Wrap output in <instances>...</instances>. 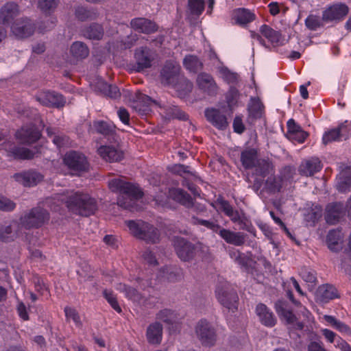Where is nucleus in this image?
Returning <instances> with one entry per match:
<instances>
[{"label":"nucleus","mask_w":351,"mask_h":351,"mask_svg":"<svg viewBox=\"0 0 351 351\" xmlns=\"http://www.w3.org/2000/svg\"><path fill=\"white\" fill-rule=\"evenodd\" d=\"M322 215V209L320 206H315L307 211L304 215V219L306 222L311 223L314 226L319 221Z\"/></svg>","instance_id":"51"},{"label":"nucleus","mask_w":351,"mask_h":351,"mask_svg":"<svg viewBox=\"0 0 351 351\" xmlns=\"http://www.w3.org/2000/svg\"><path fill=\"white\" fill-rule=\"evenodd\" d=\"M64 313L67 319L71 318L77 326L81 327L82 326L80 315L75 308L69 306H66L64 308Z\"/></svg>","instance_id":"58"},{"label":"nucleus","mask_w":351,"mask_h":351,"mask_svg":"<svg viewBox=\"0 0 351 351\" xmlns=\"http://www.w3.org/2000/svg\"><path fill=\"white\" fill-rule=\"evenodd\" d=\"M265 106L259 97H252L247 105L249 117L252 119H261L264 113Z\"/></svg>","instance_id":"33"},{"label":"nucleus","mask_w":351,"mask_h":351,"mask_svg":"<svg viewBox=\"0 0 351 351\" xmlns=\"http://www.w3.org/2000/svg\"><path fill=\"white\" fill-rule=\"evenodd\" d=\"M45 125L29 123L23 129V145L36 143L41 137V131Z\"/></svg>","instance_id":"24"},{"label":"nucleus","mask_w":351,"mask_h":351,"mask_svg":"<svg viewBox=\"0 0 351 351\" xmlns=\"http://www.w3.org/2000/svg\"><path fill=\"white\" fill-rule=\"evenodd\" d=\"M173 199L187 208L193 206V202L189 193L181 189H175L171 191Z\"/></svg>","instance_id":"38"},{"label":"nucleus","mask_w":351,"mask_h":351,"mask_svg":"<svg viewBox=\"0 0 351 351\" xmlns=\"http://www.w3.org/2000/svg\"><path fill=\"white\" fill-rule=\"evenodd\" d=\"M255 19V14L247 9L239 8L235 11L234 19L237 24L245 25L254 21Z\"/></svg>","instance_id":"41"},{"label":"nucleus","mask_w":351,"mask_h":351,"mask_svg":"<svg viewBox=\"0 0 351 351\" xmlns=\"http://www.w3.org/2000/svg\"><path fill=\"white\" fill-rule=\"evenodd\" d=\"M41 148L42 146L40 145H36L31 148L23 146V160H32L39 157L41 153Z\"/></svg>","instance_id":"54"},{"label":"nucleus","mask_w":351,"mask_h":351,"mask_svg":"<svg viewBox=\"0 0 351 351\" xmlns=\"http://www.w3.org/2000/svg\"><path fill=\"white\" fill-rule=\"evenodd\" d=\"M256 313L261 323L267 327H273L277 319L269 308L263 303H259L256 307Z\"/></svg>","instance_id":"22"},{"label":"nucleus","mask_w":351,"mask_h":351,"mask_svg":"<svg viewBox=\"0 0 351 351\" xmlns=\"http://www.w3.org/2000/svg\"><path fill=\"white\" fill-rule=\"evenodd\" d=\"M75 17L80 21H95L98 19L99 13L98 9L84 5H77L74 9Z\"/></svg>","instance_id":"23"},{"label":"nucleus","mask_w":351,"mask_h":351,"mask_svg":"<svg viewBox=\"0 0 351 351\" xmlns=\"http://www.w3.org/2000/svg\"><path fill=\"white\" fill-rule=\"evenodd\" d=\"M16 228V223L0 227V241L5 243L14 241L17 237Z\"/></svg>","instance_id":"42"},{"label":"nucleus","mask_w":351,"mask_h":351,"mask_svg":"<svg viewBox=\"0 0 351 351\" xmlns=\"http://www.w3.org/2000/svg\"><path fill=\"white\" fill-rule=\"evenodd\" d=\"M81 33L87 39L97 41L102 40L105 34L103 25L95 22L84 26L82 29Z\"/></svg>","instance_id":"21"},{"label":"nucleus","mask_w":351,"mask_h":351,"mask_svg":"<svg viewBox=\"0 0 351 351\" xmlns=\"http://www.w3.org/2000/svg\"><path fill=\"white\" fill-rule=\"evenodd\" d=\"M62 201L69 211L82 217L94 215L98 208L96 199L87 193L71 192Z\"/></svg>","instance_id":"2"},{"label":"nucleus","mask_w":351,"mask_h":351,"mask_svg":"<svg viewBox=\"0 0 351 351\" xmlns=\"http://www.w3.org/2000/svg\"><path fill=\"white\" fill-rule=\"evenodd\" d=\"M324 319L341 332H344L348 335L351 334L350 328L345 323L337 320L335 317L331 315H325Z\"/></svg>","instance_id":"47"},{"label":"nucleus","mask_w":351,"mask_h":351,"mask_svg":"<svg viewBox=\"0 0 351 351\" xmlns=\"http://www.w3.org/2000/svg\"><path fill=\"white\" fill-rule=\"evenodd\" d=\"M239 98V90L235 87L230 86L226 95V102L230 110L237 105Z\"/></svg>","instance_id":"53"},{"label":"nucleus","mask_w":351,"mask_h":351,"mask_svg":"<svg viewBox=\"0 0 351 351\" xmlns=\"http://www.w3.org/2000/svg\"><path fill=\"white\" fill-rule=\"evenodd\" d=\"M322 21V18L319 16L311 14L306 19L305 24L309 29L316 30L323 25Z\"/></svg>","instance_id":"55"},{"label":"nucleus","mask_w":351,"mask_h":351,"mask_svg":"<svg viewBox=\"0 0 351 351\" xmlns=\"http://www.w3.org/2000/svg\"><path fill=\"white\" fill-rule=\"evenodd\" d=\"M171 242L176 255L182 261L191 262L195 259L197 247L194 243L180 236L172 237Z\"/></svg>","instance_id":"7"},{"label":"nucleus","mask_w":351,"mask_h":351,"mask_svg":"<svg viewBox=\"0 0 351 351\" xmlns=\"http://www.w3.org/2000/svg\"><path fill=\"white\" fill-rule=\"evenodd\" d=\"M345 214V206L342 202H332L326 207L325 219L327 223H337Z\"/></svg>","instance_id":"16"},{"label":"nucleus","mask_w":351,"mask_h":351,"mask_svg":"<svg viewBox=\"0 0 351 351\" xmlns=\"http://www.w3.org/2000/svg\"><path fill=\"white\" fill-rule=\"evenodd\" d=\"M135 98L136 101L141 102L147 106H150L151 104H154L161 108V105L157 101L152 99L150 97L141 93L140 91H137L136 93Z\"/></svg>","instance_id":"62"},{"label":"nucleus","mask_w":351,"mask_h":351,"mask_svg":"<svg viewBox=\"0 0 351 351\" xmlns=\"http://www.w3.org/2000/svg\"><path fill=\"white\" fill-rule=\"evenodd\" d=\"M57 20L56 18H48L40 23L38 30L40 33L44 34L53 29L56 25Z\"/></svg>","instance_id":"57"},{"label":"nucleus","mask_w":351,"mask_h":351,"mask_svg":"<svg viewBox=\"0 0 351 351\" xmlns=\"http://www.w3.org/2000/svg\"><path fill=\"white\" fill-rule=\"evenodd\" d=\"M336 189L340 193H348L351 189V167H344L337 176Z\"/></svg>","instance_id":"25"},{"label":"nucleus","mask_w":351,"mask_h":351,"mask_svg":"<svg viewBox=\"0 0 351 351\" xmlns=\"http://www.w3.org/2000/svg\"><path fill=\"white\" fill-rule=\"evenodd\" d=\"M241 164L245 169H252L258 158V151L255 148H247L241 153Z\"/></svg>","instance_id":"31"},{"label":"nucleus","mask_w":351,"mask_h":351,"mask_svg":"<svg viewBox=\"0 0 351 351\" xmlns=\"http://www.w3.org/2000/svg\"><path fill=\"white\" fill-rule=\"evenodd\" d=\"M36 100L42 105L55 108H62L66 104L64 96L55 91H46L35 97Z\"/></svg>","instance_id":"10"},{"label":"nucleus","mask_w":351,"mask_h":351,"mask_svg":"<svg viewBox=\"0 0 351 351\" xmlns=\"http://www.w3.org/2000/svg\"><path fill=\"white\" fill-rule=\"evenodd\" d=\"M184 68L191 73H197L204 67L203 62L195 55H186L183 60Z\"/></svg>","instance_id":"34"},{"label":"nucleus","mask_w":351,"mask_h":351,"mask_svg":"<svg viewBox=\"0 0 351 351\" xmlns=\"http://www.w3.org/2000/svg\"><path fill=\"white\" fill-rule=\"evenodd\" d=\"M98 152L106 161L110 162H119L123 158V152L111 146H101Z\"/></svg>","instance_id":"30"},{"label":"nucleus","mask_w":351,"mask_h":351,"mask_svg":"<svg viewBox=\"0 0 351 351\" xmlns=\"http://www.w3.org/2000/svg\"><path fill=\"white\" fill-rule=\"evenodd\" d=\"M348 11L349 8L345 3H335L323 12L322 20L326 22L340 21L348 14Z\"/></svg>","instance_id":"13"},{"label":"nucleus","mask_w":351,"mask_h":351,"mask_svg":"<svg viewBox=\"0 0 351 351\" xmlns=\"http://www.w3.org/2000/svg\"><path fill=\"white\" fill-rule=\"evenodd\" d=\"M65 166L73 176H80L89 171V162L86 156L77 151L67 152L63 158Z\"/></svg>","instance_id":"5"},{"label":"nucleus","mask_w":351,"mask_h":351,"mask_svg":"<svg viewBox=\"0 0 351 351\" xmlns=\"http://www.w3.org/2000/svg\"><path fill=\"white\" fill-rule=\"evenodd\" d=\"M97 88L104 95L112 99H117L121 97L119 88L115 84H108L101 80L97 82Z\"/></svg>","instance_id":"36"},{"label":"nucleus","mask_w":351,"mask_h":351,"mask_svg":"<svg viewBox=\"0 0 351 351\" xmlns=\"http://www.w3.org/2000/svg\"><path fill=\"white\" fill-rule=\"evenodd\" d=\"M204 114L207 121L218 130H225L228 128L227 117L219 110L213 108H206Z\"/></svg>","instance_id":"18"},{"label":"nucleus","mask_w":351,"mask_h":351,"mask_svg":"<svg viewBox=\"0 0 351 351\" xmlns=\"http://www.w3.org/2000/svg\"><path fill=\"white\" fill-rule=\"evenodd\" d=\"M136 64L134 69L138 72L142 71L152 66L154 58L151 50L147 47H140L135 51Z\"/></svg>","instance_id":"14"},{"label":"nucleus","mask_w":351,"mask_h":351,"mask_svg":"<svg viewBox=\"0 0 351 351\" xmlns=\"http://www.w3.org/2000/svg\"><path fill=\"white\" fill-rule=\"evenodd\" d=\"M156 319L167 324H172L173 319V311L170 309H162L156 314Z\"/></svg>","instance_id":"60"},{"label":"nucleus","mask_w":351,"mask_h":351,"mask_svg":"<svg viewBox=\"0 0 351 351\" xmlns=\"http://www.w3.org/2000/svg\"><path fill=\"white\" fill-rule=\"evenodd\" d=\"M322 168L321 161L317 158H312L302 162L299 167V173L302 176H312Z\"/></svg>","instance_id":"28"},{"label":"nucleus","mask_w":351,"mask_h":351,"mask_svg":"<svg viewBox=\"0 0 351 351\" xmlns=\"http://www.w3.org/2000/svg\"><path fill=\"white\" fill-rule=\"evenodd\" d=\"M49 220V212L41 207L33 208L23 220L25 228H39Z\"/></svg>","instance_id":"8"},{"label":"nucleus","mask_w":351,"mask_h":351,"mask_svg":"<svg viewBox=\"0 0 351 351\" xmlns=\"http://www.w3.org/2000/svg\"><path fill=\"white\" fill-rule=\"evenodd\" d=\"M180 66L171 60L166 61L162 66L160 73V82L165 86H171L175 84L180 77Z\"/></svg>","instance_id":"9"},{"label":"nucleus","mask_w":351,"mask_h":351,"mask_svg":"<svg viewBox=\"0 0 351 351\" xmlns=\"http://www.w3.org/2000/svg\"><path fill=\"white\" fill-rule=\"evenodd\" d=\"M119 289L125 297L134 302H140L143 298L141 293L135 288L125 284L119 285Z\"/></svg>","instance_id":"44"},{"label":"nucleus","mask_w":351,"mask_h":351,"mask_svg":"<svg viewBox=\"0 0 351 351\" xmlns=\"http://www.w3.org/2000/svg\"><path fill=\"white\" fill-rule=\"evenodd\" d=\"M254 176L265 178L275 173V167L269 158H258L256 165L252 169Z\"/></svg>","instance_id":"17"},{"label":"nucleus","mask_w":351,"mask_h":351,"mask_svg":"<svg viewBox=\"0 0 351 351\" xmlns=\"http://www.w3.org/2000/svg\"><path fill=\"white\" fill-rule=\"evenodd\" d=\"M109 189L115 193H119L117 205L123 209L131 210L136 201L143 196V191L134 184L127 182L122 178H115L108 181Z\"/></svg>","instance_id":"1"},{"label":"nucleus","mask_w":351,"mask_h":351,"mask_svg":"<svg viewBox=\"0 0 351 351\" xmlns=\"http://www.w3.org/2000/svg\"><path fill=\"white\" fill-rule=\"evenodd\" d=\"M43 175L34 169L23 172V186H36L43 181Z\"/></svg>","instance_id":"39"},{"label":"nucleus","mask_w":351,"mask_h":351,"mask_svg":"<svg viewBox=\"0 0 351 351\" xmlns=\"http://www.w3.org/2000/svg\"><path fill=\"white\" fill-rule=\"evenodd\" d=\"M342 140L341 134L339 133V130L337 128L326 132L322 137V143L325 145L334 141H339Z\"/></svg>","instance_id":"52"},{"label":"nucleus","mask_w":351,"mask_h":351,"mask_svg":"<svg viewBox=\"0 0 351 351\" xmlns=\"http://www.w3.org/2000/svg\"><path fill=\"white\" fill-rule=\"evenodd\" d=\"M70 52L72 56L75 58L77 60H82L88 57L89 54V49L84 43L75 41L71 45Z\"/></svg>","instance_id":"40"},{"label":"nucleus","mask_w":351,"mask_h":351,"mask_svg":"<svg viewBox=\"0 0 351 351\" xmlns=\"http://www.w3.org/2000/svg\"><path fill=\"white\" fill-rule=\"evenodd\" d=\"M205 2L204 0H188V9L190 14L199 16L204 10Z\"/></svg>","instance_id":"48"},{"label":"nucleus","mask_w":351,"mask_h":351,"mask_svg":"<svg viewBox=\"0 0 351 351\" xmlns=\"http://www.w3.org/2000/svg\"><path fill=\"white\" fill-rule=\"evenodd\" d=\"M19 14V7L14 2H8L0 10V23L9 24Z\"/></svg>","instance_id":"27"},{"label":"nucleus","mask_w":351,"mask_h":351,"mask_svg":"<svg viewBox=\"0 0 351 351\" xmlns=\"http://www.w3.org/2000/svg\"><path fill=\"white\" fill-rule=\"evenodd\" d=\"M195 332L202 346L210 348L216 344L218 338L217 329L206 319H202L196 324Z\"/></svg>","instance_id":"6"},{"label":"nucleus","mask_w":351,"mask_h":351,"mask_svg":"<svg viewBox=\"0 0 351 351\" xmlns=\"http://www.w3.org/2000/svg\"><path fill=\"white\" fill-rule=\"evenodd\" d=\"M215 293L219 302L223 307L232 313L237 311L239 296L237 291L228 282H219L217 286Z\"/></svg>","instance_id":"4"},{"label":"nucleus","mask_w":351,"mask_h":351,"mask_svg":"<svg viewBox=\"0 0 351 351\" xmlns=\"http://www.w3.org/2000/svg\"><path fill=\"white\" fill-rule=\"evenodd\" d=\"M283 179L280 176H269L265 180L264 186L261 191V193L265 192L269 195H274L280 193L282 188Z\"/></svg>","instance_id":"26"},{"label":"nucleus","mask_w":351,"mask_h":351,"mask_svg":"<svg viewBox=\"0 0 351 351\" xmlns=\"http://www.w3.org/2000/svg\"><path fill=\"white\" fill-rule=\"evenodd\" d=\"M104 296L108 302L110 304L112 308L115 310L117 313H121L122 310L120 307L117 297L114 295L112 291H108L105 289L103 292Z\"/></svg>","instance_id":"56"},{"label":"nucleus","mask_w":351,"mask_h":351,"mask_svg":"<svg viewBox=\"0 0 351 351\" xmlns=\"http://www.w3.org/2000/svg\"><path fill=\"white\" fill-rule=\"evenodd\" d=\"M218 234L227 243L235 246L243 245L247 237L243 232H234L223 228L219 230Z\"/></svg>","instance_id":"19"},{"label":"nucleus","mask_w":351,"mask_h":351,"mask_svg":"<svg viewBox=\"0 0 351 351\" xmlns=\"http://www.w3.org/2000/svg\"><path fill=\"white\" fill-rule=\"evenodd\" d=\"M196 84L199 89L208 96L217 95L219 88L214 77L210 74L205 72L199 73L196 78Z\"/></svg>","instance_id":"11"},{"label":"nucleus","mask_w":351,"mask_h":351,"mask_svg":"<svg viewBox=\"0 0 351 351\" xmlns=\"http://www.w3.org/2000/svg\"><path fill=\"white\" fill-rule=\"evenodd\" d=\"M130 234L147 243H157L160 241V231L153 225L142 220L125 221Z\"/></svg>","instance_id":"3"},{"label":"nucleus","mask_w":351,"mask_h":351,"mask_svg":"<svg viewBox=\"0 0 351 351\" xmlns=\"http://www.w3.org/2000/svg\"><path fill=\"white\" fill-rule=\"evenodd\" d=\"M130 24L134 31L144 34H154L159 29L158 25L154 21L144 17L132 19Z\"/></svg>","instance_id":"12"},{"label":"nucleus","mask_w":351,"mask_h":351,"mask_svg":"<svg viewBox=\"0 0 351 351\" xmlns=\"http://www.w3.org/2000/svg\"><path fill=\"white\" fill-rule=\"evenodd\" d=\"M318 291L324 302L339 298L337 289L331 285L326 284L319 287Z\"/></svg>","instance_id":"43"},{"label":"nucleus","mask_w":351,"mask_h":351,"mask_svg":"<svg viewBox=\"0 0 351 351\" xmlns=\"http://www.w3.org/2000/svg\"><path fill=\"white\" fill-rule=\"evenodd\" d=\"M191 222L194 225H201L203 226L208 229L213 230V232L218 233L219 230H221V226L215 221L202 219L195 216H193L191 217Z\"/></svg>","instance_id":"49"},{"label":"nucleus","mask_w":351,"mask_h":351,"mask_svg":"<svg viewBox=\"0 0 351 351\" xmlns=\"http://www.w3.org/2000/svg\"><path fill=\"white\" fill-rule=\"evenodd\" d=\"M343 140L346 141L351 136V122L345 121L337 128Z\"/></svg>","instance_id":"59"},{"label":"nucleus","mask_w":351,"mask_h":351,"mask_svg":"<svg viewBox=\"0 0 351 351\" xmlns=\"http://www.w3.org/2000/svg\"><path fill=\"white\" fill-rule=\"evenodd\" d=\"M261 33L273 43H278L281 38L280 32L274 30L267 25H263L260 28Z\"/></svg>","instance_id":"45"},{"label":"nucleus","mask_w":351,"mask_h":351,"mask_svg":"<svg viewBox=\"0 0 351 351\" xmlns=\"http://www.w3.org/2000/svg\"><path fill=\"white\" fill-rule=\"evenodd\" d=\"M274 308L278 316L291 308L289 302L285 300H278L275 302Z\"/></svg>","instance_id":"64"},{"label":"nucleus","mask_w":351,"mask_h":351,"mask_svg":"<svg viewBox=\"0 0 351 351\" xmlns=\"http://www.w3.org/2000/svg\"><path fill=\"white\" fill-rule=\"evenodd\" d=\"M163 327L158 322H155L150 324L146 330V339L148 343L153 346H158L161 343L162 339Z\"/></svg>","instance_id":"20"},{"label":"nucleus","mask_w":351,"mask_h":351,"mask_svg":"<svg viewBox=\"0 0 351 351\" xmlns=\"http://www.w3.org/2000/svg\"><path fill=\"white\" fill-rule=\"evenodd\" d=\"M217 211L224 213L233 223L240 220V213L234 209L228 200L219 195L214 203L211 204Z\"/></svg>","instance_id":"15"},{"label":"nucleus","mask_w":351,"mask_h":351,"mask_svg":"<svg viewBox=\"0 0 351 351\" xmlns=\"http://www.w3.org/2000/svg\"><path fill=\"white\" fill-rule=\"evenodd\" d=\"M60 0H38V8L45 14H51L57 8Z\"/></svg>","instance_id":"46"},{"label":"nucleus","mask_w":351,"mask_h":351,"mask_svg":"<svg viewBox=\"0 0 351 351\" xmlns=\"http://www.w3.org/2000/svg\"><path fill=\"white\" fill-rule=\"evenodd\" d=\"M23 117L30 121L29 123H36L43 126V121L40 115L36 108H27L23 110Z\"/></svg>","instance_id":"50"},{"label":"nucleus","mask_w":351,"mask_h":351,"mask_svg":"<svg viewBox=\"0 0 351 351\" xmlns=\"http://www.w3.org/2000/svg\"><path fill=\"white\" fill-rule=\"evenodd\" d=\"M93 128L97 133L107 136L109 139L114 140L116 134L114 125L104 121H94Z\"/></svg>","instance_id":"32"},{"label":"nucleus","mask_w":351,"mask_h":351,"mask_svg":"<svg viewBox=\"0 0 351 351\" xmlns=\"http://www.w3.org/2000/svg\"><path fill=\"white\" fill-rule=\"evenodd\" d=\"M178 92L180 97H184L191 92L193 83L184 76H180L179 80L171 85Z\"/></svg>","instance_id":"37"},{"label":"nucleus","mask_w":351,"mask_h":351,"mask_svg":"<svg viewBox=\"0 0 351 351\" xmlns=\"http://www.w3.org/2000/svg\"><path fill=\"white\" fill-rule=\"evenodd\" d=\"M16 207V204L10 199L0 195V210L4 212H10L13 210Z\"/></svg>","instance_id":"61"},{"label":"nucleus","mask_w":351,"mask_h":351,"mask_svg":"<svg viewBox=\"0 0 351 351\" xmlns=\"http://www.w3.org/2000/svg\"><path fill=\"white\" fill-rule=\"evenodd\" d=\"M326 243L329 250L334 252H338L343 248V237L341 230L333 229L328 232L326 236Z\"/></svg>","instance_id":"29"},{"label":"nucleus","mask_w":351,"mask_h":351,"mask_svg":"<svg viewBox=\"0 0 351 351\" xmlns=\"http://www.w3.org/2000/svg\"><path fill=\"white\" fill-rule=\"evenodd\" d=\"M35 29V24L30 19H23V38L32 36Z\"/></svg>","instance_id":"63"},{"label":"nucleus","mask_w":351,"mask_h":351,"mask_svg":"<svg viewBox=\"0 0 351 351\" xmlns=\"http://www.w3.org/2000/svg\"><path fill=\"white\" fill-rule=\"evenodd\" d=\"M160 108L164 109L165 117L168 119H177L182 121L188 119V115L178 106L173 105H163Z\"/></svg>","instance_id":"35"}]
</instances>
